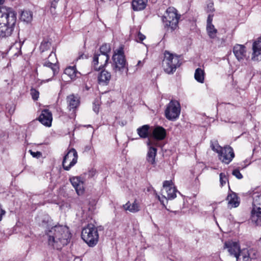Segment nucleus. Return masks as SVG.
<instances>
[{
    "label": "nucleus",
    "mask_w": 261,
    "mask_h": 261,
    "mask_svg": "<svg viewBox=\"0 0 261 261\" xmlns=\"http://www.w3.org/2000/svg\"><path fill=\"white\" fill-rule=\"evenodd\" d=\"M48 244L59 249L67 245L71 238L68 228L62 225H56L46 231Z\"/></svg>",
    "instance_id": "f257e3e1"
},
{
    "label": "nucleus",
    "mask_w": 261,
    "mask_h": 261,
    "mask_svg": "<svg viewBox=\"0 0 261 261\" xmlns=\"http://www.w3.org/2000/svg\"><path fill=\"white\" fill-rule=\"evenodd\" d=\"M113 61L112 69L116 73L122 75L125 73L127 74L128 69L126 65V61L124 55L123 48L122 46L114 51L112 57Z\"/></svg>",
    "instance_id": "f03ea898"
},
{
    "label": "nucleus",
    "mask_w": 261,
    "mask_h": 261,
    "mask_svg": "<svg viewBox=\"0 0 261 261\" xmlns=\"http://www.w3.org/2000/svg\"><path fill=\"white\" fill-rule=\"evenodd\" d=\"M180 15L177 14V10L174 7H169L162 20L165 28L168 31L172 32L178 27Z\"/></svg>",
    "instance_id": "7ed1b4c3"
},
{
    "label": "nucleus",
    "mask_w": 261,
    "mask_h": 261,
    "mask_svg": "<svg viewBox=\"0 0 261 261\" xmlns=\"http://www.w3.org/2000/svg\"><path fill=\"white\" fill-rule=\"evenodd\" d=\"M164 55L162 61L163 69L167 74H173L181 64L179 57L167 50L164 52Z\"/></svg>",
    "instance_id": "20e7f679"
},
{
    "label": "nucleus",
    "mask_w": 261,
    "mask_h": 261,
    "mask_svg": "<svg viewBox=\"0 0 261 261\" xmlns=\"http://www.w3.org/2000/svg\"><path fill=\"white\" fill-rule=\"evenodd\" d=\"M81 237L85 242L90 247L95 246L98 243L99 234L98 230L92 224H88L82 231Z\"/></svg>",
    "instance_id": "39448f33"
},
{
    "label": "nucleus",
    "mask_w": 261,
    "mask_h": 261,
    "mask_svg": "<svg viewBox=\"0 0 261 261\" xmlns=\"http://www.w3.org/2000/svg\"><path fill=\"white\" fill-rule=\"evenodd\" d=\"M252 199L250 219L256 225H261V193H253Z\"/></svg>",
    "instance_id": "423d86ee"
},
{
    "label": "nucleus",
    "mask_w": 261,
    "mask_h": 261,
    "mask_svg": "<svg viewBox=\"0 0 261 261\" xmlns=\"http://www.w3.org/2000/svg\"><path fill=\"white\" fill-rule=\"evenodd\" d=\"M16 16L15 12L10 8H0V26L6 27H14L16 23Z\"/></svg>",
    "instance_id": "0eeeda50"
},
{
    "label": "nucleus",
    "mask_w": 261,
    "mask_h": 261,
    "mask_svg": "<svg viewBox=\"0 0 261 261\" xmlns=\"http://www.w3.org/2000/svg\"><path fill=\"white\" fill-rule=\"evenodd\" d=\"M180 106L176 100H171L167 105L165 111L166 118L169 120H175L179 116Z\"/></svg>",
    "instance_id": "6e6552de"
},
{
    "label": "nucleus",
    "mask_w": 261,
    "mask_h": 261,
    "mask_svg": "<svg viewBox=\"0 0 261 261\" xmlns=\"http://www.w3.org/2000/svg\"><path fill=\"white\" fill-rule=\"evenodd\" d=\"M77 153L75 149L72 148L69 150L64 156L62 162L63 168L65 170H69L77 162Z\"/></svg>",
    "instance_id": "1a4fd4ad"
},
{
    "label": "nucleus",
    "mask_w": 261,
    "mask_h": 261,
    "mask_svg": "<svg viewBox=\"0 0 261 261\" xmlns=\"http://www.w3.org/2000/svg\"><path fill=\"white\" fill-rule=\"evenodd\" d=\"M57 60L55 53L51 51L48 56L47 60L44 63V66L46 67L45 71L50 73L51 76H54L59 70V67L56 64Z\"/></svg>",
    "instance_id": "9d476101"
},
{
    "label": "nucleus",
    "mask_w": 261,
    "mask_h": 261,
    "mask_svg": "<svg viewBox=\"0 0 261 261\" xmlns=\"http://www.w3.org/2000/svg\"><path fill=\"white\" fill-rule=\"evenodd\" d=\"M155 141H152L151 139H148L146 142L148 147V150L146 155L147 162L155 167L156 166L155 157L157 153V149L155 148Z\"/></svg>",
    "instance_id": "9b49d317"
},
{
    "label": "nucleus",
    "mask_w": 261,
    "mask_h": 261,
    "mask_svg": "<svg viewBox=\"0 0 261 261\" xmlns=\"http://www.w3.org/2000/svg\"><path fill=\"white\" fill-rule=\"evenodd\" d=\"M234 157L233 149L230 146H225L218 154L219 159L223 163L228 164Z\"/></svg>",
    "instance_id": "f8f14e48"
},
{
    "label": "nucleus",
    "mask_w": 261,
    "mask_h": 261,
    "mask_svg": "<svg viewBox=\"0 0 261 261\" xmlns=\"http://www.w3.org/2000/svg\"><path fill=\"white\" fill-rule=\"evenodd\" d=\"M233 53L239 62L248 60L249 58L247 53L246 48L244 45L236 44L233 48Z\"/></svg>",
    "instance_id": "ddd939ff"
},
{
    "label": "nucleus",
    "mask_w": 261,
    "mask_h": 261,
    "mask_svg": "<svg viewBox=\"0 0 261 261\" xmlns=\"http://www.w3.org/2000/svg\"><path fill=\"white\" fill-rule=\"evenodd\" d=\"M109 60V55L95 54L93 59V65L96 70H100L107 64Z\"/></svg>",
    "instance_id": "4468645a"
},
{
    "label": "nucleus",
    "mask_w": 261,
    "mask_h": 261,
    "mask_svg": "<svg viewBox=\"0 0 261 261\" xmlns=\"http://www.w3.org/2000/svg\"><path fill=\"white\" fill-rule=\"evenodd\" d=\"M256 251L253 249L244 248L237 256L236 261H251L255 258Z\"/></svg>",
    "instance_id": "2eb2a0df"
},
{
    "label": "nucleus",
    "mask_w": 261,
    "mask_h": 261,
    "mask_svg": "<svg viewBox=\"0 0 261 261\" xmlns=\"http://www.w3.org/2000/svg\"><path fill=\"white\" fill-rule=\"evenodd\" d=\"M166 136V130L162 126H158L155 127L152 130L151 138L148 139H151L152 141H155V145L158 144V141L164 140Z\"/></svg>",
    "instance_id": "dca6fc26"
},
{
    "label": "nucleus",
    "mask_w": 261,
    "mask_h": 261,
    "mask_svg": "<svg viewBox=\"0 0 261 261\" xmlns=\"http://www.w3.org/2000/svg\"><path fill=\"white\" fill-rule=\"evenodd\" d=\"M251 60L254 61H261V36L252 44Z\"/></svg>",
    "instance_id": "f3484780"
},
{
    "label": "nucleus",
    "mask_w": 261,
    "mask_h": 261,
    "mask_svg": "<svg viewBox=\"0 0 261 261\" xmlns=\"http://www.w3.org/2000/svg\"><path fill=\"white\" fill-rule=\"evenodd\" d=\"M39 120L44 125L50 126L53 120L52 113L47 109L42 110L39 117Z\"/></svg>",
    "instance_id": "a211bd4d"
},
{
    "label": "nucleus",
    "mask_w": 261,
    "mask_h": 261,
    "mask_svg": "<svg viewBox=\"0 0 261 261\" xmlns=\"http://www.w3.org/2000/svg\"><path fill=\"white\" fill-rule=\"evenodd\" d=\"M70 181L74 188L77 195H82L84 192V182L81 180V178L79 176L72 177L70 178Z\"/></svg>",
    "instance_id": "6ab92c4d"
},
{
    "label": "nucleus",
    "mask_w": 261,
    "mask_h": 261,
    "mask_svg": "<svg viewBox=\"0 0 261 261\" xmlns=\"http://www.w3.org/2000/svg\"><path fill=\"white\" fill-rule=\"evenodd\" d=\"M224 248H227L230 254L234 255L235 257H237L241 250L239 245L237 243L232 241L226 242L224 244Z\"/></svg>",
    "instance_id": "aec40b11"
},
{
    "label": "nucleus",
    "mask_w": 261,
    "mask_h": 261,
    "mask_svg": "<svg viewBox=\"0 0 261 261\" xmlns=\"http://www.w3.org/2000/svg\"><path fill=\"white\" fill-rule=\"evenodd\" d=\"M68 109L74 112L80 105L79 98L73 94L68 96L66 98Z\"/></svg>",
    "instance_id": "412c9836"
},
{
    "label": "nucleus",
    "mask_w": 261,
    "mask_h": 261,
    "mask_svg": "<svg viewBox=\"0 0 261 261\" xmlns=\"http://www.w3.org/2000/svg\"><path fill=\"white\" fill-rule=\"evenodd\" d=\"M111 79L110 72L107 70H102L98 76V81L99 84L107 85L109 84Z\"/></svg>",
    "instance_id": "4be33fe9"
},
{
    "label": "nucleus",
    "mask_w": 261,
    "mask_h": 261,
    "mask_svg": "<svg viewBox=\"0 0 261 261\" xmlns=\"http://www.w3.org/2000/svg\"><path fill=\"white\" fill-rule=\"evenodd\" d=\"M167 194V197L163 196L161 198L159 195H156L158 199L160 201L162 204H164V201L162 198L166 199H173L176 197V192H177L175 188H169L166 190Z\"/></svg>",
    "instance_id": "5701e85b"
},
{
    "label": "nucleus",
    "mask_w": 261,
    "mask_h": 261,
    "mask_svg": "<svg viewBox=\"0 0 261 261\" xmlns=\"http://www.w3.org/2000/svg\"><path fill=\"white\" fill-rule=\"evenodd\" d=\"M123 207L125 210L128 211L133 213H137L140 210V204L136 200L132 203L128 201L125 204L123 205Z\"/></svg>",
    "instance_id": "b1692460"
},
{
    "label": "nucleus",
    "mask_w": 261,
    "mask_h": 261,
    "mask_svg": "<svg viewBox=\"0 0 261 261\" xmlns=\"http://www.w3.org/2000/svg\"><path fill=\"white\" fill-rule=\"evenodd\" d=\"M228 205L231 207H236L239 205L240 201L239 198L235 193H231L227 197Z\"/></svg>",
    "instance_id": "393cba45"
},
{
    "label": "nucleus",
    "mask_w": 261,
    "mask_h": 261,
    "mask_svg": "<svg viewBox=\"0 0 261 261\" xmlns=\"http://www.w3.org/2000/svg\"><path fill=\"white\" fill-rule=\"evenodd\" d=\"M147 3V0H133L132 8L136 11H141L146 8Z\"/></svg>",
    "instance_id": "a878e982"
},
{
    "label": "nucleus",
    "mask_w": 261,
    "mask_h": 261,
    "mask_svg": "<svg viewBox=\"0 0 261 261\" xmlns=\"http://www.w3.org/2000/svg\"><path fill=\"white\" fill-rule=\"evenodd\" d=\"M38 223L42 227H47L51 226L52 220L47 215H43L38 217Z\"/></svg>",
    "instance_id": "bb28decb"
},
{
    "label": "nucleus",
    "mask_w": 261,
    "mask_h": 261,
    "mask_svg": "<svg viewBox=\"0 0 261 261\" xmlns=\"http://www.w3.org/2000/svg\"><path fill=\"white\" fill-rule=\"evenodd\" d=\"M33 19V13L28 10H24L21 11L20 16V19L26 23L30 22Z\"/></svg>",
    "instance_id": "cd10ccee"
},
{
    "label": "nucleus",
    "mask_w": 261,
    "mask_h": 261,
    "mask_svg": "<svg viewBox=\"0 0 261 261\" xmlns=\"http://www.w3.org/2000/svg\"><path fill=\"white\" fill-rule=\"evenodd\" d=\"M149 125H144L137 128V133L142 138H146L149 135Z\"/></svg>",
    "instance_id": "c85d7f7f"
},
{
    "label": "nucleus",
    "mask_w": 261,
    "mask_h": 261,
    "mask_svg": "<svg viewBox=\"0 0 261 261\" xmlns=\"http://www.w3.org/2000/svg\"><path fill=\"white\" fill-rule=\"evenodd\" d=\"M64 73L72 80L75 79L78 72L74 66H69L65 69Z\"/></svg>",
    "instance_id": "c756f323"
},
{
    "label": "nucleus",
    "mask_w": 261,
    "mask_h": 261,
    "mask_svg": "<svg viewBox=\"0 0 261 261\" xmlns=\"http://www.w3.org/2000/svg\"><path fill=\"white\" fill-rule=\"evenodd\" d=\"M194 77L197 82L203 83L204 80V70L200 68H197L195 72Z\"/></svg>",
    "instance_id": "7c9ffc66"
},
{
    "label": "nucleus",
    "mask_w": 261,
    "mask_h": 261,
    "mask_svg": "<svg viewBox=\"0 0 261 261\" xmlns=\"http://www.w3.org/2000/svg\"><path fill=\"white\" fill-rule=\"evenodd\" d=\"M14 29H12V27H4L2 26H0V37H6L10 36L13 31Z\"/></svg>",
    "instance_id": "2f4dec72"
},
{
    "label": "nucleus",
    "mask_w": 261,
    "mask_h": 261,
    "mask_svg": "<svg viewBox=\"0 0 261 261\" xmlns=\"http://www.w3.org/2000/svg\"><path fill=\"white\" fill-rule=\"evenodd\" d=\"M206 31L211 38H215L216 37L217 30L213 24L206 25Z\"/></svg>",
    "instance_id": "473e14b6"
},
{
    "label": "nucleus",
    "mask_w": 261,
    "mask_h": 261,
    "mask_svg": "<svg viewBox=\"0 0 261 261\" xmlns=\"http://www.w3.org/2000/svg\"><path fill=\"white\" fill-rule=\"evenodd\" d=\"M51 47V43L48 41H43L41 43L40 45V50L42 54V57H44V53L47 51Z\"/></svg>",
    "instance_id": "72a5a7b5"
},
{
    "label": "nucleus",
    "mask_w": 261,
    "mask_h": 261,
    "mask_svg": "<svg viewBox=\"0 0 261 261\" xmlns=\"http://www.w3.org/2000/svg\"><path fill=\"white\" fill-rule=\"evenodd\" d=\"M100 54H105V55H108V54L111 51V46L109 44H102L100 48Z\"/></svg>",
    "instance_id": "f704fd0d"
},
{
    "label": "nucleus",
    "mask_w": 261,
    "mask_h": 261,
    "mask_svg": "<svg viewBox=\"0 0 261 261\" xmlns=\"http://www.w3.org/2000/svg\"><path fill=\"white\" fill-rule=\"evenodd\" d=\"M211 147L212 149L217 152L218 154L221 152V151L222 150L223 147H222L220 146L219 144L218 143L217 141H211Z\"/></svg>",
    "instance_id": "c9c22d12"
},
{
    "label": "nucleus",
    "mask_w": 261,
    "mask_h": 261,
    "mask_svg": "<svg viewBox=\"0 0 261 261\" xmlns=\"http://www.w3.org/2000/svg\"><path fill=\"white\" fill-rule=\"evenodd\" d=\"M228 181V179L224 173H221L220 174V182L222 187L225 185L226 182Z\"/></svg>",
    "instance_id": "e433bc0d"
},
{
    "label": "nucleus",
    "mask_w": 261,
    "mask_h": 261,
    "mask_svg": "<svg viewBox=\"0 0 261 261\" xmlns=\"http://www.w3.org/2000/svg\"><path fill=\"white\" fill-rule=\"evenodd\" d=\"M31 94L32 98L34 100H37L39 98V93L35 89H32L31 90Z\"/></svg>",
    "instance_id": "4c0bfd02"
},
{
    "label": "nucleus",
    "mask_w": 261,
    "mask_h": 261,
    "mask_svg": "<svg viewBox=\"0 0 261 261\" xmlns=\"http://www.w3.org/2000/svg\"><path fill=\"white\" fill-rule=\"evenodd\" d=\"M173 182L172 180H165L163 182V188L166 190L169 189V188H175L174 187H172Z\"/></svg>",
    "instance_id": "58836bf2"
},
{
    "label": "nucleus",
    "mask_w": 261,
    "mask_h": 261,
    "mask_svg": "<svg viewBox=\"0 0 261 261\" xmlns=\"http://www.w3.org/2000/svg\"><path fill=\"white\" fill-rule=\"evenodd\" d=\"M232 175L236 176L238 179H242L243 178V175L240 173L239 169H234L232 173Z\"/></svg>",
    "instance_id": "ea45409f"
},
{
    "label": "nucleus",
    "mask_w": 261,
    "mask_h": 261,
    "mask_svg": "<svg viewBox=\"0 0 261 261\" xmlns=\"http://www.w3.org/2000/svg\"><path fill=\"white\" fill-rule=\"evenodd\" d=\"M44 68L43 69V71L44 72V74H45V77H49L48 79H46L45 80V82H48L49 81L51 80V78L54 76H51L50 74V73L49 72H48L47 71H45V68H46V67L44 66Z\"/></svg>",
    "instance_id": "a19ab883"
},
{
    "label": "nucleus",
    "mask_w": 261,
    "mask_h": 261,
    "mask_svg": "<svg viewBox=\"0 0 261 261\" xmlns=\"http://www.w3.org/2000/svg\"><path fill=\"white\" fill-rule=\"evenodd\" d=\"M58 0H54L51 3V6H50V12H53V9L56 10V8L57 6V4L58 3Z\"/></svg>",
    "instance_id": "79ce46f5"
},
{
    "label": "nucleus",
    "mask_w": 261,
    "mask_h": 261,
    "mask_svg": "<svg viewBox=\"0 0 261 261\" xmlns=\"http://www.w3.org/2000/svg\"><path fill=\"white\" fill-rule=\"evenodd\" d=\"M145 39V36L141 33L140 32H139L138 34L137 38L136 39L137 41H138V40L140 41H142Z\"/></svg>",
    "instance_id": "37998d69"
},
{
    "label": "nucleus",
    "mask_w": 261,
    "mask_h": 261,
    "mask_svg": "<svg viewBox=\"0 0 261 261\" xmlns=\"http://www.w3.org/2000/svg\"><path fill=\"white\" fill-rule=\"evenodd\" d=\"M30 152L31 154L33 157L39 158L41 155V153L40 152H39V151L33 152V151H32V150H30Z\"/></svg>",
    "instance_id": "c03bdc74"
},
{
    "label": "nucleus",
    "mask_w": 261,
    "mask_h": 261,
    "mask_svg": "<svg viewBox=\"0 0 261 261\" xmlns=\"http://www.w3.org/2000/svg\"><path fill=\"white\" fill-rule=\"evenodd\" d=\"M143 65V62H142L141 61H139L138 62V63L136 65V69H135L133 71L134 72H135L136 70H138V68H141V67H142Z\"/></svg>",
    "instance_id": "a18cd8bd"
},
{
    "label": "nucleus",
    "mask_w": 261,
    "mask_h": 261,
    "mask_svg": "<svg viewBox=\"0 0 261 261\" xmlns=\"http://www.w3.org/2000/svg\"><path fill=\"white\" fill-rule=\"evenodd\" d=\"M214 4L213 3H210L207 5V9H208V11H210V12H214L215 9H214Z\"/></svg>",
    "instance_id": "49530a36"
},
{
    "label": "nucleus",
    "mask_w": 261,
    "mask_h": 261,
    "mask_svg": "<svg viewBox=\"0 0 261 261\" xmlns=\"http://www.w3.org/2000/svg\"><path fill=\"white\" fill-rule=\"evenodd\" d=\"M213 15H208L207 19V24H212Z\"/></svg>",
    "instance_id": "de8ad7c7"
},
{
    "label": "nucleus",
    "mask_w": 261,
    "mask_h": 261,
    "mask_svg": "<svg viewBox=\"0 0 261 261\" xmlns=\"http://www.w3.org/2000/svg\"><path fill=\"white\" fill-rule=\"evenodd\" d=\"M93 110L95 113H98V112L99 111V106L94 105V106L93 107Z\"/></svg>",
    "instance_id": "09e8293b"
},
{
    "label": "nucleus",
    "mask_w": 261,
    "mask_h": 261,
    "mask_svg": "<svg viewBox=\"0 0 261 261\" xmlns=\"http://www.w3.org/2000/svg\"><path fill=\"white\" fill-rule=\"evenodd\" d=\"M52 13L53 15H55L56 14V12L55 11V10H54V9H53V12H51Z\"/></svg>",
    "instance_id": "8fccbe9b"
},
{
    "label": "nucleus",
    "mask_w": 261,
    "mask_h": 261,
    "mask_svg": "<svg viewBox=\"0 0 261 261\" xmlns=\"http://www.w3.org/2000/svg\"><path fill=\"white\" fill-rule=\"evenodd\" d=\"M4 0H0V5L2 4Z\"/></svg>",
    "instance_id": "3c124183"
}]
</instances>
